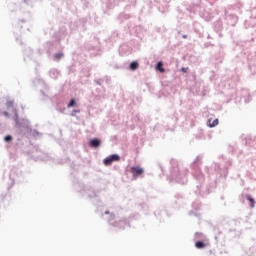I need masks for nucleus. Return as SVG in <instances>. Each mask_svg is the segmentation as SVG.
Wrapping results in <instances>:
<instances>
[{"label":"nucleus","mask_w":256,"mask_h":256,"mask_svg":"<svg viewBox=\"0 0 256 256\" xmlns=\"http://www.w3.org/2000/svg\"><path fill=\"white\" fill-rule=\"evenodd\" d=\"M238 95L240 96L239 99H237V97H235V95L232 94L230 100H228L227 103H229V101H233V99L235 100V103H251V93L247 89L240 90Z\"/></svg>","instance_id":"1"},{"label":"nucleus","mask_w":256,"mask_h":256,"mask_svg":"<svg viewBox=\"0 0 256 256\" xmlns=\"http://www.w3.org/2000/svg\"><path fill=\"white\" fill-rule=\"evenodd\" d=\"M13 113V119L16 123V127H18L19 129H31V122H29L25 118H19V113L17 112V109L14 108Z\"/></svg>","instance_id":"2"},{"label":"nucleus","mask_w":256,"mask_h":256,"mask_svg":"<svg viewBox=\"0 0 256 256\" xmlns=\"http://www.w3.org/2000/svg\"><path fill=\"white\" fill-rule=\"evenodd\" d=\"M224 17L228 25H230V27H235V25H237V21H239V18H237V15H234L228 10H224Z\"/></svg>","instance_id":"3"},{"label":"nucleus","mask_w":256,"mask_h":256,"mask_svg":"<svg viewBox=\"0 0 256 256\" xmlns=\"http://www.w3.org/2000/svg\"><path fill=\"white\" fill-rule=\"evenodd\" d=\"M119 161H121V156H119V154H112V155L106 157L103 160V163L106 167H109V165H113V163L119 162Z\"/></svg>","instance_id":"4"},{"label":"nucleus","mask_w":256,"mask_h":256,"mask_svg":"<svg viewBox=\"0 0 256 256\" xmlns=\"http://www.w3.org/2000/svg\"><path fill=\"white\" fill-rule=\"evenodd\" d=\"M57 47H59V40L49 41L45 44V48L48 54H51V52L55 51Z\"/></svg>","instance_id":"5"},{"label":"nucleus","mask_w":256,"mask_h":256,"mask_svg":"<svg viewBox=\"0 0 256 256\" xmlns=\"http://www.w3.org/2000/svg\"><path fill=\"white\" fill-rule=\"evenodd\" d=\"M133 52V47L129 46L128 44H122L119 48L120 55H131Z\"/></svg>","instance_id":"6"},{"label":"nucleus","mask_w":256,"mask_h":256,"mask_svg":"<svg viewBox=\"0 0 256 256\" xmlns=\"http://www.w3.org/2000/svg\"><path fill=\"white\" fill-rule=\"evenodd\" d=\"M145 171L143 170V168L138 167V166H132L130 168V173H132L133 177L137 178L140 175H143Z\"/></svg>","instance_id":"7"},{"label":"nucleus","mask_w":256,"mask_h":256,"mask_svg":"<svg viewBox=\"0 0 256 256\" xmlns=\"http://www.w3.org/2000/svg\"><path fill=\"white\" fill-rule=\"evenodd\" d=\"M213 29L216 33L219 34V37H221V31H223V21L217 20L214 22Z\"/></svg>","instance_id":"8"},{"label":"nucleus","mask_w":256,"mask_h":256,"mask_svg":"<svg viewBox=\"0 0 256 256\" xmlns=\"http://www.w3.org/2000/svg\"><path fill=\"white\" fill-rule=\"evenodd\" d=\"M33 85H35V87H37V85H42L43 87H45L47 89V84H45V80L43 78H41L40 76H37L33 81H32Z\"/></svg>","instance_id":"9"},{"label":"nucleus","mask_w":256,"mask_h":256,"mask_svg":"<svg viewBox=\"0 0 256 256\" xmlns=\"http://www.w3.org/2000/svg\"><path fill=\"white\" fill-rule=\"evenodd\" d=\"M128 19H131V15L130 14L120 13L117 16L118 23H123V21H127Z\"/></svg>","instance_id":"10"},{"label":"nucleus","mask_w":256,"mask_h":256,"mask_svg":"<svg viewBox=\"0 0 256 256\" xmlns=\"http://www.w3.org/2000/svg\"><path fill=\"white\" fill-rule=\"evenodd\" d=\"M23 54H24V61H27V59H31L33 55V50L27 47L23 50Z\"/></svg>","instance_id":"11"},{"label":"nucleus","mask_w":256,"mask_h":256,"mask_svg":"<svg viewBox=\"0 0 256 256\" xmlns=\"http://www.w3.org/2000/svg\"><path fill=\"white\" fill-rule=\"evenodd\" d=\"M107 65L110 69H121V66H119V64H116L113 58H111L110 61H107Z\"/></svg>","instance_id":"12"},{"label":"nucleus","mask_w":256,"mask_h":256,"mask_svg":"<svg viewBox=\"0 0 256 256\" xmlns=\"http://www.w3.org/2000/svg\"><path fill=\"white\" fill-rule=\"evenodd\" d=\"M48 74L51 79H57V77H59V70L52 68L51 70H49Z\"/></svg>","instance_id":"13"},{"label":"nucleus","mask_w":256,"mask_h":256,"mask_svg":"<svg viewBox=\"0 0 256 256\" xmlns=\"http://www.w3.org/2000/svg\"><path fill=\"white\" fill-rule=\"evenodd\" d=\"M130 71H137L139 69V61L134 60L129 64Z\"/></svg>","instance_id":"14"},{"label":"nucleus","mask_w":256,"mask_h":256,"mask_svg":"<svg viewBox=\"0 0 256 256\" xmlns=\"http://www.w3.org/2000/svg\"><path fill=\"white\" fill-rule=\"evenodd\" d=\"M117 37H119V33L117 31L112 32V34L108 38V42L112 44L115 43V41H117Z\"/></svg>","instance_id":"15"},{"label":"nucleus","mask_w":256,"mask_h":256,"mask_svg":"<svg viewBox=\"0 0 256 256\" xmlns=\"http://www.w3.org/2000/svg\"><path fill=\"white\" fill-rule=\"evenodd\" d=\"M84 47L87 49V51H99V46H94L91 43L84 44Z\"/></svg>","instance_id":"16"},{"label":"nucleus","mask_w":256,"mask_h":256,"mask_svg":"<svg viewBox=\"0 0 256 256\" xmlns=\"http://www.w3.org/2000/svg\"><path fill=\"white\" fill-rule=\"evenodd\" d=\"M217 125H219V119L216 118L212 122H211V119H208L207 127L213 128V127H217Z\"/></svg>","instance_id":"17"},{"label":"nucleus","mask_w":256,"mask_h":256,"mask_svg":"<svg viewBox=\"0 0 256 256\" xmlns=\"http://www.w3.org/2000/svg\"><path fill=\"white\" fill-rule=\"evenodd\" d=\"M65 54L63 52H57L53 55V61L59 62L60 59H63Z\"/></svg>","instance_id":"18"},{"label":"nucleus","mask_w":256,"mask_h":256,"mask_svg":"<svg viewBox=\"0 0 256 256\" xmlns=\"http://www.w3.org/2000/svg\"><path fill=\"white\" fill-rule=\"evenodd\" d=\"M100 145H101V140H99L97 138L90 140V147L97 148Z\"/></svg>","instance_id":"19"},{"label":"nucleus","mask_w":256,"mask_h":256,"mask_svg":"<svg viewBox=\"0 0 256 256\" xmlns=\"http://www.w3.org/2000/svg\"><path fill=\"white\" fill-rule=\"evenodd\" d=\"M115 5H117V1H115V0H108L105 3L106 9H113V7H115Z\"/></svg>","instance_id":"20"},{"label":"nucleus","mask_w":256,"mask_h":256,"mask_svg":"<svg viewBox=\"0 0 256 256\" xmlns=\"http://www.w3.org/2000/svg\"><path fill=\"white\" fill-rule=\"evenodd\" d=\"M40 95H41L42 101L51 100V96H49V94L45 93V91H43V90H40Z\"/></svg>","instance_id":"21"},{"label":"nucleus","mask_w":256,"mask_h":256,"mask_svg":"<svg viewBox=\"0 0 256 256\" xmlns=\"http://www.w3.org/2000/svg\"><path fill=\"white\" fill-rule=\"evenodd\" d=\"M248 69L252 72V73H256V60L254 62H249L248 63Z\"/></svg>","instance_id":"22"},{"label":"nucleus","mask_w":256,"mask_h":256,"mask_svg":"<svg viewBox=\"0 0 256 256\" xmlns=\"http://www.w3.org/2000/svg\"><path fill=\"white\" fill-rule=\"evenodd\" d=\"M67 107L68 109H71V107H77V100L75 98H71L67 104Z\"/></svg>","instance_id":"23"},{"label":"nucleus","mask_w":256,"mask_h":256,"mask_svg":"<svg viewBox=\"0 0 256 256\" xmlns=\"http://www.w3.org/2000/svg\"><path fill=\"white\" fill-rule=\"evenodd\" d=\"M250 17L251 19H256V6L252 5L250 8Z\"/></svg>","instance_id":"24"},{"label":"nucleus","mask_w":256,"mask_h":256,"mask_svg":"<svg viewBox=\"0 0 256 256\" xmlns=\"http://www.w3.org/2000/svg\"><path fill=\"white\" fill-rule=\"evenodd\" d=\"M195 247L197 249H205V247H207V244H205V243H203L201 241H198V242L195 243Z\"/></svg>","instance_id":"25"},{"label":"nucleus","mask_w":256,"mask_h":256,"mask_svg":"<svg viewBox=\"0 0 256 256\" xmlns=\"http://www.w3.org/2000/svg\"><path fill=\"white\" fill-rule=\"evenodd\" d=\"M155 31H156L157 33H165V31H167V28H165V26H162V27L157 26V27L155 28Z\"/></svg>","instance_id":"26"},{"label":"nucleus","mask_w":256,"mask_h":256,"mask_svg":"<svg viewBox=\"0 0 256 256\" xmlns=\"http://www.w3.org/2000/svg\"><path fill=\"white\" fill-rule=\"evenodd\" d=\"M248 201L250 202V207L253 209L255 207V200L251 196H247Z\"/></svg>","instance_id":"27"},{"label":"nucleus","mask_w":256,"mask_h":256,"mask_svg":"<svg viewBox=\"0 0 256 256\" xmlns=\"http://www.w3.org/2000/svg\"><path fill=\"white\" fill-rule=\"evenodd\" d=\"M77 113H81L80 109H74L71 111L70 115L71 117H77Z\"/></svg>","instance_id":"28"},{"label":"nucleus","mask_w":256,"mask_h":256,"mask_svg":"<svg viewBox=\"0 0 256 256\" xmlns=\"http://www.w3.org/2000/svg\"><path fill=\"white\" fill-rule=\"evenodd\" d=\"M14 102L13 100H9L6 102L7 109H13Z\"/></svg>","instance_id":"29"},{"label":"nucleus","mask_w":256,"mask_h":256,"mask_svg":"<svg viewBox=\"0 0 256 256\" xmlns=\"http://www.w3.org/2000/svg\"><path fill=\"white\" fill-rule=\"evenodd\" d=\"M5 141L7 142V143H9V141H13V137H11V136H6L5 138Z\"/></svg>","instance_id":"30"},{"label":"nucleus","mask_w":256,"mask_h":256,"mask_svg":"<svg viewBox=\"0 0 256 256\" xmlns=\"http://www.w3.org/2000/svg\"><path fill=\"white\" fill-rule=\"evenodd\" d=\"M157 71H160V73H165V68L161 67L159 68V66L156 67Z\"/></svg>","instance_id":"31"},{"label":"nucleus","mask_w":256,"mask_h":256,"mask_svg":"<svg viewBox=\"0 0 256 256\" xmlns=\"http://www.w3.org/2000/svg\"><path fill=\"white\" fill-rule=\"evenodd\" d=\"M188 69H189V67H182V68L180 69V71H181L182 73H187Z\"/></svg>","instance_id":"32"},{"label":"nucleus","mask_w":256,"mask_h":256,"mask_svg":"<svg viewBox=\"0 0 256 256\" xmlns=\"http://www.w3.org/2000/svg\"><path fill=\"white\" fill-rule=\"evenodd\" d=\"M194 5H201V0H193Z\"/></svg>","instance_id":"33"},{"label":"nucleus","mask_w":256,"mask_h":256,"mask_svg":"<svg viewBox=\"0 0 256 256\" xmlns=\"http://www.w3.org/2000/svg\"><path fill=\"white\" fill-rule=\"evenodd\" d=\"M204 47H213V44L211 42L204 43Z\"/></svg>","instance_id":"34"},{"label":"nucleus","mask_w":256,"mask_h":256,"mask_svg":"<svg viewBox=\"0 0 256 256\" xmlns=\"http://www.w3.org/2000/svg\"><path fill=\"white\" fill-rule=\"evenodd\" d=\"M101 81H103V80H101V79L94 80V83H96V85L101 86Z\"/></svg>","instance_id":"35"},{"label":"nucleus","mask_w":256,"mask_h":256,"mask_svg":"<svg viewBox=\"0 0 256 256\" xmlns=\"http://www.w3.org/2000/svg\"><path fill=\"white\" fill-rule=\"evenodd\" d=\"M3 115H5V117H10V114H9V112H7V111H4V112H3Z\"/></svg>","instance_id":"36"},{"label":"nucleus","mask_w":256,"mask_h":256,"mask_svg":"<svg viewBox=\"0 0 256 256\" xmlns=\"http://www.w3.org/2000/svg\"><path fill=\"white\" fill-rule=\"evenodd\" d=\"M198 33L199 37H203V33L199 32V30H195Z\"/></svg>","instance_id":"37"},{"label":"nucleus","mask_w":256,"mask_h":256,"mask_svg":"<svg viewBox=\"0 0 256 256\" xmlns=\"http://www.w3.org/2000/svg\"><path fill=\"white\" fill-rule=\"evenodd\" d=\"M187 37H188L187 34L182 35V39H187Z\"/></svg>","instance_id":"38"},{"label":"nucleus","mask_w":256,"mask_h":256,"mask_svg":"<svg viewBox=\"0 0 256 256\" xmlns=\"http://www.w3.org/2000/svg\"><path fill=\"white\" fill-rule=\"evenodd\" d=\"M207 39H213V37H211V34L207 35Z\"/></svg>","instance_id":"39"},{"label":"nucleus","mask_w":256,"mask_h":256,"mask_svg":"<svg viewBox=\"0 0 256 256\" xmlns=\"http://www.w3.org/2000/svg\"><path fill=\"white\" fill-rule=\"evenodd\" d=\"M31 0H23V3H29Z\"/></svg>","instance_id":"40"},{"label":"nucleus","mask_w":256,"mask_h":256,"mask_svg":"<svg viewBox=\"0 0 256 256\" xmlns=\"http://www.w3.org/2000/svg\"><path fill=\"white\" fill-rule=\"evenodd\" d=\"M244 25L246 29L249 27V25L247 26V21L244 23Z\"/></svg>","instance_id":"41"},{"label":"nucleus","mask_w":256,"mask_h":256,"mask_svg":"<svg viewBox=\"0 0 256 256\" xmlns=\"http://www.w3.org/2000/svg\"><path fill=\"white\" fill-rule=\"evenodd\" d=\"M181 36V31H178V37Z\"/></svg>","instance_id":"42"},{"label":"nucleus","mask_w":256,"mask_h":256,"mask_svg":"<svg viewBox=\"0 0 256 256\" xmlns=\"http://www.w3.org/2000/svg\"><path fill=\"white\" fill-rule=\"evenodd\" d=\"M21 21V23H25V20H20Z\"/></svg>","instance_id":"43"},{"label":"nucleus","mask_w":256,"mask_h":256,"mask_svg":"<svg viewBox=\"0 0 256 256\" xmlns=\"http://www.w3.org/2000/svg\"><path fill=\"white\" fill-rule=\"evenodd\" d=\"M105 214H106V215H109V212L106 211Z\"/></svg>","instance_id":"44"},{"label":"nucleus","mask_w":256,"mask_h":256,"mask_svg":"<svg viewBox=\"0 0 256 256\" xmlns=\"http://www.w3.org/2000/svg\"><path fill=\"white\" fill-rule=\"evenodd\" d=\"M251 27H255V24H252Z\"/></svg>","instance_id":"45"},{"label":"nucleus","mask_w":256,"mask_h":256,"mask_svg":"<svg viewBox=\"0 0 256 256\" xmlns=\"http://www.w3.org/2000/svg\"><path fill=\"white\" fill-rule=\"evenodd\" d=\"M159 64H160V65H162V63H161V62H159V63H158V65H159Z\"/></svg>","instance_id":"46"}]
</instances>
